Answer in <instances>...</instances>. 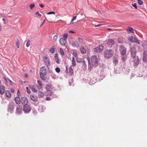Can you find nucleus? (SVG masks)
<instances>
[{"mask_svg":"<svg viewBox=\"0 0 147 147\" xmlns=\"http://www.w3.org/2000/svg\"><path fill=\"white\" fill-rule=\"evenodd\" d=\"M90 59L92 66L94 67H96L98 65L99 59L95 55L91 57Z\"/></svg>","mask_w":147,"mask_h":147,"instance_id":"f257e3e1","label":"nucleus"},{"mask_svg":"<svg viewBox=\"0 0 147 147\" xmlns=\"http://www.w3.org/2000/svg\"><path fill=\"white\" fill-rule=\"evenodd\" d=\"M113 52L111 49H107L104 52L105 57L107 59L109 58L113 55Z\"/></svg>","mask_w":147,"mask_h":147,"instance_id":"f03ea898","label":"nucleus"},{"mask_svg":"<svg viewBox=\"0 0 147 147\" xmlns=\"http://www.w3.org/2000/svg\"><path fill=\"white\" fill-rule=\"evenodd\" d=\"M43 61L45 65L47 67L51 65L50 59L46 56H45L43 58Z\"/></svg>","mask_w":147,"mask_h":147,"instance_id":"7ed1b4c3","label":"nucleus"},{"mask_svg":"<svg viewBox=\"0 0 147 147\" xmlns=\"http://www.w3.org/2000/svg\"><path fill=\"white\" fill-rule=\"evenodd\" d=\"M128 40L131 42H135L138 44H140V41L134 36H131L128 38Z\"/></svg>","mask_w":147,"mask_h":147,"instance_id":"20e7f679","label":"nucleus"},{"mask_svg":"<svg viewBox=\"0 0 147 147\" xmlns=\"http://www.w3.org/2000/svg\"><path fill=\"white\" fill-rule=\"evenodd\" d=\"M103 49V47L102 45H99L93 49L94 51L96 53H100L101 52Z\"/></svg>","mask_w":147,"mask_h":147,"instance_id":"39448f33","label":"nucleus"},{"mask_svg":"<svg viewBox=\"0 0 147 147\" xmlns=\"http://www.w3.org/2000/svg\"><path fill=\"white\" fill-rule=\"evenodd\" d=\"M23 110L25 113H28L31 110V107L29 105H25L23 107Z\"/></svg>","mask_w":147,"mask_h":147,"instance_id":"423d86ee","label":"nucleus"},{"mask_svg":"<svg viewBox=\"0 0 147 147\" xmlns=\"http://www.w3.org/2000/svg\"><path fill=\"white\" fill-rule=\"evenodd\" d=\"M133 59L134 65L135 66H137L140 61L138 57L135 56V57H132Z\"/></svg>","mask_w":147,"mask_h":147,"instance_id":"0eeeda50","label":"nucleus"},{"mask_svg":"<svg viewBox=\"0 0 147 147\" xmlns=\"http://www.w3.org/2000/svg\"><path fill=\"white\" fill-rule=\"evenodd\" d=\"M3 79L5 82V84L7 85L10 86H12V82L9 79L6 78L5 77H3Z\"/></svg>","mask_w":147,"mask_h":147,"instance_id":"6e6552de","label":"nucleus"},{"mask_svg":"<svg viewBox=\"0 0 147 147\" xmlns=\"http://www.w3.org/2000/svg\"><path fill=\"white\" fill-rule=\"evenodd\" d=\"M115 43V41L111 39H109L107 43V46L109 48L111 47Z\"/></svg>","mask_w":147,"mask_h":147,"instance_id":"1a4fd4ad","label":"nucleus"},{"mask_svg":"<svg viewBox=\"0 0 147 147\" xmlns=\"http://www.w3.org/2000/svg\"><path fill=\"white\" fill-rule=\"evenodd\" d=\"M47 71L45 68V67H41L40 69V74L42 75H46Z\"/></svg>","mask_w":147,"mask_h":147,"instance_id":"9d476101","label":"nucleus"},{"mask_svg":"<svg viewBox=\"0 0 147 147\" xmlns=\"http://www.w3.org/2000/svg\"><path fill=\"white\" fill-rule=\"evenodd\" d=\"M131 57H135L136 55V50L135 47H133L131 49Z\"/></svg>","mask_w":147,"mask_h":147,"instance_id":"9b49d317","label":"nucleus"},{"mask_svg":"<svg viewBox=\"0 0 147 147\" xmlns=\"http://www.w3.org/2000/svg\"><path fill=\"white\" fill-rule=\"evenodd\" d=\"M54 60L58 64H59L61 63V60L59 58L58 54L56 53H55L54 56Z\"/></svg>","mask_w":147,"mask_h":147,"instance_id":"f8f14e48","label":"nucleus"},{"mask_svg":"<svg viewBox=\"0 0 147 147\" xmlns=\"http://www.w3.org/2000/svg\"><path fill=\"white\" fill-rule=\"evenodd\" d=\"M126 49L123 46H121L120 48V50L121 55H124L126 53Z\"/></svg>","mask_w":147,"mask_h":147,"instance_id":"ddd939ff","label":"nucleus"},{"mask_svg":"<svg viewBox=\"0 0 147 147\" xmlns=\"http://www.w3.org/2000/svg\"><path fill=\"white\" fill-rule=\"evenodd\" d=\"M143 61L144 63H147V51H145L143 53Z\"/></svg>","mask_w":147,"mask_h":147,"instance_id":"4468645a","label":"nucleus"},{"mask_svg":"<svg viewBox=\"0 0 147 147\" xmlns=\"http://www.w3.org/2000/svg\"><path fill=\"white\" fill-rule=\"evenodd\" d=\"M22 104L24 105H28L27 104L28 102V100L27 98L25 97H22Z\"/></svg>","mask_w":147,"mask_h":147,"instance_id":"2eb2a0df","label":"nucleus"},{"mask_svg":"<svg viewBox=\"0 0 147 147\" xmlns=\"http://www.w3.org/2000/svg\"><path fill=\"white\" fill-rule=\"evenodd\" d=\"M66 71L69 75H72L74 74V71L71 68V65L69 68V71L68 72L67 67H66Z\"/></svg>","mask_w":147,"mask_h":147,"instance_id":"dca6fc26","label":"nucleus"},{"mask_svg":"<svg viewBox=\"0 0 147 147\" xmlns=\"http://www.w3.org/2000/svg\"><path fill=\"white\" fill-rule=\"evenodd\" d=\"M28 87L29 88L32 90L33 92H36L38 91L37 90L35 86L34 85H30L28 86Z\"/></svg>","mask_w":147,"mask_h":147,"instance_id":"f3484780","label":"nucleus"},{"mask_svg":"<svg viewBox=\"0 0 147 147\" xmlns=\"http://www.w3.org/2000/svg\"><path fill=\"white\" fill-rule=\"evenodd\" d=\"M59 42L61 46H64L66 42V40L63 38H61L59 40Z\"/></svg>","mask_w":147,"mask_h":147,"instance_id":"a211bd4d","label":"nucleus"},{"mask_svg":"<svg viewBox=\"0 0 147 147\" xmlns=\"http://www.w3.org/2000/svg\"><path fill=\"white\" fill-rule=\"evenodd\" d=\"M30 99L34 102H36L37 101V96L34 94H31L30 95Z\"/></svg>","mask_w":147,"mask_h":147,"instance_id":"6ab92c4d","label":"nucleus"},{"mask_svg":"<svg viewBox=\"0 0 147 147\" xmlns=\"http://www.w3.org/2000/svg\"><path fill=\"white\" fill-rule=\"evenodd\" d=\"M22 107L21 106H18L16 109V113L20 114L22 113Z\"/></svg>","mask_w":147,"mask_h":147,"instance_id":"aec40b11","label":"nucleus"},{"mask_svg":"<svg viewBox=\"0 0 147 147\" xmlns=\"http://www.w3.org/2000/svg\"><path fill=\"white\" fill-rule=\"evenodd\" d=\"M14 100L16 103L17 104H19L21 102V100L18 96H16L14 98Z\"/></svg>","mask_w":147,"mask_h":147,"instance_id":"412c9836","label":"nucleus"},{"mask_svg":"<svg viewBox=\"0 0 147 147\" xmlns=\"http://www.w3.org/2000/svg\"><path fill=\"white\" fill-rule=\"evenodd\" d=\"M5 92L4 87L2 85L0 87V94H3Z\"/></svg>","mask_w":147,"mask_h":147,"instance_id":"4be33fe9","label":"nucleus"},{"mask_svg":"<svg viewBox=\"0 0 147 147\" xmlns=\"http://www.w3.org/2000/svg\"><path fill=\"white\" fill-rule=\"evenodd\" d=\"M72 45L73 47H78L79 46V44L77 41L73 42L72 43Z\"/></svg>","mask_w":147,"mask_h":147,"instance_id":"5701e85b","label":"nucleus"},{"mask_svg":"<svg viewBox=\"0 0 147 147\" xmlns=\"http://www.w3.org/2000/svg\"><path fill=\"white\" fill-rule=\"evenodd\" d=\"M37 83L38 84V86H37V88L38 89H40L42 88V85L41 82L39 80H37Z\"/></svg>","mask_w":147,"mask_h":147,"instance_id":"b1692460","label":"nucleus"},{"mask_svg":"<svg viewBox=\"0 0 147 147\" xmlns=\"http://www.w3.org/2000/svg\"><path fill=\"white\" fill-rule=\"evenodd\" d=\"M127 31L128 33L130 32L132 33H134V30L133 28L130 27H128V29H127Z\"/></svg>","mask_w":147,"mask_h":147,"instance_id":"393cba45","label":"nucleus"},{"mask_svg":"<svg viewBox=\"0 0 147 147\" xmlns=\"http://www.w3.org/2000/svg\"><path fill=\"white\" fill-rule=\"evenodd\" d=\"M51 85L49 84H47L46 86V89L47 90V91L48 92H50V91H51Z\"/></svg>","mask_w":147,"mask_h":147,"instance_id":"a878e982","label":"nucleus"},{"mask_svg":"<svg viewBox=\"0 0 147 147\" xmlns=\"http://www.w3.org/2000/svg\"><path fill=\"white\" fill-rule=\"evenodd\" d=\"M5 95L8 98H10L11 96L10 92L9 90H6L5 92Z\"/></svg>","mask_w":147,"mask_h":147,"instance_id":"bb28decb","label":"nucleus"},{"mask_svg":"<svg viewBox=\"0 0 147 147\" xmlns=\"http://www.w3.org/2000/svg\"><path fill=\"white\" fill-rule=\"evenodd\" d=\"M78 40L79 42L81 44H85V41L83 39L78 38Z\"/></svg>","mask_w":147,"mask_h":147,"instance_id":"cd10ccee","label":"nucleus"},{"mask_svg":"<svg viewBox=\"0 0 147 147\" xmlns=\"http://www.w3.org/2000/svg\"><path fill=\"white\" fill-rule=\"evenodd\" d=\"M80 51L81 53L82 54H85L86 53V49L83 47L81 46L80 47Z\"/></svg>","mask_w":147,"mask_h":147,"instance_id":"c85d7f7f","label":"nucleus"},{"mask_svg":"<svg viewBox=\"0 0 147 147\" xmlns=\"http://www.w3.org/2000/svg\"><path fill=\"white\" fill-rule=\"evenodd\" d=\"M76 62L75 61V59L74 57H73L72 58V66L73 67H75L76 66Z\"/></svg>","mask_w":147,"mask_h":147,"instance_id":"c756f323","label":"nucleus"},{"mask_svg":"<svg viewBox=\"0 0 147 147\" xmlns=\"http://www.w3.org/2000/svg\"><path fill=\"white\" fill-rule=\"evenodd\" d=\"M8 108L10 110H12L13 109V104L12 103H9L8 105Z\"/></svg>","mask_w":147,"mask_h":147,"instance_id":"7c9ffc66","label":"nucleus"},{"mask_svg":"<svg viewBox=\"0 0 147 147\" xmlns=\"http://www.w3.org/2000/svg\"><path fill=\"white\" fill-rule=\"evenodd\" d=\"M38 95L39 97H43L44 96V93L41 92H39L38 93Z\"/></svg>","mask_w":147,"mask_h":147,"instance_id":"2f4dec72","label":"nucleus"},{"mask_svg":"<svg viewBox=\"0 0 147 147\" xmlns=\"http://www.w3.org/2000/svg\"><path fill=\"white\" fill-rule=\"evenodd\" d=\"M55 48L53 47H51L49 49V52L51 53H53L55 52Z\"/></svg>","mask_w":147,"mask_h":147,"instance_id":"473e14b6","label":"nucleus"},{"mask_svg":"<svg viewBox=\"0 0 147 147\" xmlns=\"http://www.w3.org/2000/svg\"><path fill=\"white\" fill-rule=\"evenodd\" d=\"M59 52L60 53V54L62 56H63L64 55V52L63 49L61 48L59 49Z\"/></svg>","mask_w":147,"mask_h":147,"instance_id":"72a5a7b5","label":"nucleus"},{"mask_svg":"<svg viewBox=\"0 0 147 147\" xmlns=\"http://www.w3.org/2000/svg\"><path fill=\"white\" fill-rule=\"evenodd\" d=\"M72 54L74 55V57L76 58H77L78 57V54L77 52L75 51H73Z\"/></svg>","mask_w":147,"mask_h":147,"instance_id":"f704fd0d","label":"nucleus"},{"mask_svg":"<svg viewBox=\"0 0 147 147\" xmlns=\"http://www.w3.org/2000/svg\"><path fill=\"white\" fill-rule=\"evenodd\" d=\"M113 63L115 65L118 64V61L116 58H114L113 60Z\"/></svg>","mask_w":147,"mask_h":147,"instance_id":"c9c22d12","label":"nucleus"},{"mask_svg":"<svg viewBox=\"0 0 147 147\" xmlns=\"http://www.w3.org/2000/svg\"><path fill=\"white\" fill-rule=\"evenodd\" d=\"M122 60L123 61H125L127 59V56H122L121 57Z\"/></svg>","mask_w":147,"mask_h":147,"instance_id":"e433bc0d","label":"nucleus"},{"mask_svg":"<svg viewBox=\"0 0 147 147\" xmlns=\"http://www.w3.org/2000/svg\"><path fill=\"white\" fill-rule=\"evenodd\" d=\"M57 35H55L53 38V41L54 42H55L57 40Z\"/></svg>","mask_w":147,"mask_h":147,"instance_id":"4c0bfd02","label":"nucleus"},{"mask_svg":"<svg viewBox=\"0 0 147 147\" xmlns=\"http://www.w3.org/2000/svg\"><path fill=\"white\" fill-rule=\"evenodd\" d=\"M16 45L17 47L19 48V45H20V44H19V40L18 39L17 40L16 42Z\"/></svg>","mask_w":147,"mask_h":147,"instance_id":"58836bf2","label":"nucleus"},{"mask_svg":"<svg viewBox=\"0 0 147 147\" xmlns=\"http://www.w3.org/2000/svg\"><path fill=\"white\" fill-rule=\"evenodd\" d=\"M77 16H74L71 20V22L70 24H73V23H72L76 19Z\"/></svg>","mask_w":147,"mask_h":147,"instance_id":"ea45409f","label":"nucleus"},{"mask_svg":"<svg viewBox=\"0 0 147 147\" xmlns=\"http://www.w3.org/2000/svg\"><path fill=\"white\" fill-rule=\"evenodd\" d=\"M45 75H40V76L41 78L43 80H45L46 79V77H44V76Z\"/></svg>","mask_w":147,"mask_h":147,"instance_id":"a19ab883","label":"nucleus"},{"mask_svg":"<svg viewBox=\"0 0 147 147\" xmlns=\"http://www.w3.org/2000/svg\"><path fill=\"white\" fill-rule=\"evenodd\" d=\"M52 94V92L51 91H50V92H47V96H51Z\"/></svg>","mask_w":147,"mask_h":147,"instance_id":"79ce46f5","label":"nucleus"},{"mask_svg":"<svg viewBox=\"0 0 147 147\" xmlns=\"http://www.w3.org/2000/svg\"><path fill=\"white\" fill-rule=\"evenodd\" d=\"M26 89L27 93L28 94H30V91L28 87H26Z\"/></svg>","mask_w":147,"mask_h":147,"instance_id":"37998d69","label":"nucleus"},{"mask_svg":"<svg viewBox=\"0 0 147 147\" xmlns=\"http://www.w3.org/2000/svg\"><path fill=\"white\" fill-rule=\"evenodd\" d=\"M138 3L140 5H142L143 3V2L142 0H138Z\"/></svg>","mask_w":147,"mask_h":147,"instance_id":"c03bdc74","label":"nucleus"},{"mask_svg":"<svg viewBox=\"0 0 147 147\" xmlns=\"http://www.w3.org/2000/svg\"><path fill=\"white\" fill-rule=\"evenodd\" d=\"M30 45V40H28L26 44V46L27 47H28Z\"/></svg>","mask_w":147,"mask_h":147,"instance_id":"a18cd8bd","label":"nucleus"},{"mask_svg":"<svg viewBox=\"0 0 147 147\" xmlns=\"http://www.w3.org/2000/svg\"><path fill=\"white\" fill-rule=\"evenodd\" d=\"M35 6V5L34 4H31L30 5V9H32V8H33Z\"/></svg>","mask_w":147,"mask_h":147,"instance_id":"49530a36","label":"nucleus"},{"mask_svg":"<svg viewBox=\"0 0 147 147\" xmlns=\"http://www.w3.org/2000/svg\"><path fill=\"white\" fill-rule=\"evenodd\" d=\"M63 39H65L66 40V38L67 36V33H65L64 34L63 36Z\"/></svg>","mask_w":147,"mask_h":147,"instance_id":"de8ad7c7","label":"nucleus"},{"mask_svg":"<svg viewBox=\"0 0 147 147\" xmlns=\"http://www.w3.org/2000/svg\"><path fill=\"white\" fill-rule=\"evenodd\" d=\"M57 73H59L60 71V69L59 68L56 67L55 69Z\"/></svg>","mask_w":147,"mask_h":147,"instance_id":"09e8293b","label":"nucleus"},{"mask_svg":"<svg viewBox=\"0 0 147 147\" xmlns=\"http://www.w3.org/2000/svg\"><path fill=\"white\" fill-rule=\"evenodd\" d=\"M55 12L54 11H50L47 13V14H55Z\"/></svg>","mask_w":147,"mask_h":147,"instance_id":"8fccbe9b","label":"nucleus"},{"mask_svg":"<svg viewBox=\"0 0 147 147\" xmlns=\"http://www.w3.org/2000/svg\"><path fill=\"white\" fill-rule=\"evenodd\" d=\"M36 14L38 16H39L40 17H41V15L40 14L38 11H37L36 13Z\"/></svg>","mask_w":147,"mask_h":147,"instance_id":"3c124183","label":"nucleus"},{"mask_svg":"<svg viewBox=\"0 0 147 147\" xmlns=\"http://www.w3.org/2000/svg\"><path fill=\"white\" fill-rule=\"evenodd\" d=\"M83 66L84 67V68H85L86 69V65L85 62L84 61L83 62Z\"/></svg>","mask_w":147,"mask_h":147,"instance_id":"603ef678","label":"nucleus"},{"mask_svg":"<svg viewBox=\"0 0 147 147\" xmlns=\"http://www.w3.org/2000/svg\"><path fill=\"white\" fill-rule=\"evenodd\" d=\"M132 5L135 7V9H137V6L136 4V3H134V4H132Z\"/></svg>","mask_w":147,"mask_h":147,"instance_id":"864d4df0","label":"nucleus"},{"mask_svg":"<svg viewBox=\"0 0 147 147\" xmlns=\"http://www.w3.org/2000/svg\"><path fill=\"white\" fill-rule=\"evenodd\" d=\"M88 64L90 65V66L91 62H90V59H88Z\"/></svg>","mask_w":147,"mask_h":147,"instance_id":"5fc2aeb1","label":"nucleus"},{"mask_svg":"<svg viewBox=\"0 0 147 147\" xmlns=\"http://www.w3.org/2000/svg\"><path fill=\"white\" fill-rule=\"evenodd\" d=\"M2 20L3 21V22H4V24H6V23H5V22H6V20H5V19L4 18H3L2 19Z\"/></svg>","mask_w":147,"mask_h":147,"instance_id":"6e6d98bb","label":"nucleus"},{"mask_svg":"<svg viewBox=\"0 0 147 147\" xmlns=\"http://www.w3.org/2000/svg\"><path fill=\"white\" fill-rule=\"evenodd\" d=\"M11 91L12 92H14V90L13 88H11Z\"/></svg>","mask_w":147,"mask_h":147,"instance_id":"4d7b16f0","label":"nucleus"},{"mask_svg":"<svg viewBox=\"0 0 147 147\" xmlns=\"http://www.w3.org/2000/svg\"><path fill=\"white\" fill-rule=\"evenodd\" d=\"M50 98L48 97H47L46 100H50Z\"/></svg>","mask_w":147,"mask_h":147,"instance_id":"13d9d810","label":"nucleus"},{"mask_svg":"<svg viewBox=\"0 0 147 147\" xmlns=\"http://www.w3.org/2000/svg\"><path fill=\"white\" fill-rule=\"evenodd\" d=\"M69 32L71 33H74L75 32L72 30H71L70 31H69Z\"/></svg>","mask_w":147,"mask_h":147,"instance_id":"bf43d9fd","label":"nucleus"},{"mask_svg":"<svg viewBox=\"0 0 147 147\" xmlns=\"http://www.w3.org/2000/svg\"><path fill=\"white\" fill-rule=\"evenodd\" d=\"M40 6L41 7H43V5L42 4H40Z\"/></svg>","mask_w":147,"mask_h":147,"instance_id":"052dcab7","label":"nucleus"},{"mask_svg":"<svg viewBox=\"0 0 147 147\" xmlns=\"http://www.w3.org/2000/svg\"><path fill=\"white\" fill-rule=\"evenodd\" d=\"M45 22V20H44V21H43V23H42V24H41V26H40V27H41L43 25L44 23Z\"/></svg>","mask_w":147,"mask_h":147,"instance_id":"680f3d73","label":"nucleus"},{"mask_svg":"<svg viewBox=\"0 0 147 147\" xmlns=\"http://www.w3.org/2000/svg\"><path fill=\"white\" fill-rule=\"evenodd\" d=\"M20 94V93H19V90H18V96H19V95Z\"/></svg>","mask_w":147,"mask_h":147,"instance_id":"e2e57ef3","label":"nucleus"},{"mask_svg":"<svg viewBox=\"0 0 147 147\" xmlns=\"http://www.w3.org/2000/svg\"><path fill=\"white\" fill-rule=\"evenodd\" d=\"M25 77L26 78H27L28 77L27 74H25Z\"/></svg>","mask_w":147,"mask_h":147,"instance_id":"0e129e2a","label":"nucleus"},{"mask_svg":"<svg viewBox=\"0 0 147 147\" xmlns=\"http://www.w3.org/2000/svg\"><path fill=\"white\" fill-rule=\"evenodd\" d=\"M101 25H99V24H98V25H97L96 26L98 27V26H99Z\"/></svg>","mask_w":147,"mask_h":147,"instance_id":"69168bd1","label":"nucleus"},{"mask_svg":"<svg viewBox=\"0 0 147 147\" xmlns=\"http://www.w3.org/2000/svg\"><path fill=\"white\" fill-rule=\"evenodd\" d=\"M111 29L110 28H109L108 29V30H111Z\"/></svg>","mask_w":147,"mask_h":147,"instance_id":"338daca9","label":"nucleus"}]
</instances>
